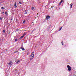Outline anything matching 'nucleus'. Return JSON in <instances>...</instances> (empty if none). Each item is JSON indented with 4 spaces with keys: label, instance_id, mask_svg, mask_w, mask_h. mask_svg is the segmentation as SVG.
<instances>
[{
    "label": "nucleus",
    "instance_id": "21",
    "mask_svg": "<svg viewBox=\"0 0 76 76\" xmlns=\"http://www.w3.org/2000/svg\"><path fill=\"white\" fill-rule=\"evenodd\" d=\"M25 20H24L23 22V23H25Z\"/></svg>",
    "mask_w": 76,
    "mask_h": 76
},
{
    "label": "nucleus",
    "instance_id": "29",
    "mask_svg": "<svg viewBox=\"0 0 76 76\" xmlns=\"http://www.w3.org/2000/svg\"><path fill=\"white\" fill-rule=\"evenodd\" d=\"M51 8H53V7H51Z\"/></svg>",
    "mask_w": 76,
    "mask_h": 76
},
{
    "label": "nucleus",
    "instance_id": "23",
    "mask_svg": "<svg viewBox=\"0 0 76 76\" xmlns=\"http://www.w3.org/2000/svg\"><path fill=\"white\" fill-rule=\"evenodd\" d=\"M5 32V30H4L3 31V32Z\"/></svg>",
    "mask_w": 76,
    "mask_h": 76
},
{
    "label": "nucleus",
    "instance_id": "7",
    "mask_svg": "<svg viewBox=\"0 0 76 76\" xmlns=\"http://www.w3.org/2000/svg\"><path fill=\"white\" fill-rule=\"evenodd\" d=\"M14 6H15V7H17V5H16V2H15V3Z\"/></svg>",
    "mask_w": 76,
    "mask_h": 76
},
{
    "label": "nucleus",
    "instance_id": "8",
    "mask_svg": "<svg viewBox=\"0 0 76 76\" xmlns=\"http://www.w3.org/2000/svg\"><path fill=\"white\" fill-rule=\"evenodd\" d=\"M20 48L21 50H25V49H24V48L23 47H21Z\"/></svg>",
    "mask_w": 76,
    "mask_h": 76
},
{
    "label": "nucleus",
    "instance_id": "25",
    "mask_svg": "<svg viewBox=\"0 0 76 76\" xmlns=\"http://www.w3.org/2000/svg\"><path fill=\"white\" fill-rule=\"evenodd\" d=\"M73 76H76V75H73Z\"/></svg>",
    "mask_w": 76,
    "mask_h": 76
},
{
    "label": "nucleus",
    "instance_id": "9",
    "mask_svg": "<svg viewBox=\"0 0 76 76\" xmlns=\"http://www.w3.org/2000/svg\"><path fill=\"white\" fill-rule=\"evenodd\" d=\"M23 37H24V36H22L21 37H20V39H21V38H23Z\"/></svg>",
    "mask_w": 76,
    "mask_h": 76
},
{
    "label": "nucleus",
    "instance_id": "27",
    "mask_svg": "<svg viewBox=\"0 0 76 76\" xmlns=\"http://www.w3.org/2000/svg\"><path fill=\"white\" fill-rule=\"evenodd\" d=\"M4 12H2V13L3 14V13H4Z\"/></svg>",
    "mask_w": 76,
    "mask_h": 76
},
{
    "label": "nucleus",
    "instance_id": "15",
    "mask_svg": "<svg viewBox=\"0 0 76 76\" xmlns=\"http://www.w3.org/2000/svg\"><path fill=\"white\" fill-rule=\"evenodd\" d=\"M63 1L61 0L60 2L61 3H63Z\"/></svg>",
    "mask_w": 76,
    "mask_h": 76
},
{
    "label": "nucleus",
    "instance_id": "5",
    "mask_svg": "<svg viewBox=\"0 0 76 76\" xmlns=\"http://www.w3.org/2000/svg\"><path fill=\"white\" fill-rule=\"evenodd\" d=\"M15 62L16 63L19 64L20 63V61L19 60H17L15 61Z\"/></svg>",
    "mask_w": 76,
    "mask_h": 76
},
{
    "label": "nucleus",
    "instance_id": "14",
    "mask_svg": "<svg viewBox=\"0 0 76 76\" xmlns=\"http://www.w3.org/2000/svg\"><path fill=\"white\" fill-rule=\"evenodd\" d=\"M34 9H35V8H34V7H32V10H34Z\"/></svg>",
    "mask_w": 76,
    "mask_h": 76
},
{
    "label": "nucleus",
    "instance_id": "13",
    "mask_svg": "<svg viewBox=\"0 0 76 76\" xmlns=\"http://www.w3.org/2000/svg\"><path fill=\"white\" fill-rule=\"evenodd\" d=\"M26 35V34L25 33H24L23 34V36L24 37L25 35Z\"/></svg>",
    "mask_w": 76,
    "mask_h": 76
},
{
    "label": "nucleus",
    "instance_id": "4",
    "mask_svg": "<svg viewBox=\"0 0 76 76\" xmlns=\"http://www.w3.org/2000/svg\"><path fill=\"white\" fill-rule=\"evenodd\" d=\"M51 18V17L49 15H47L46 16V19L48 20L50 19V18Z\"/></svg>",
    "mask_w": 76,
    "mask_h": 76
},
{
    "label": "nucleus",
    "instance_id": "30",
    "mask_svg": "<svg viewBox=\"0 0 76 76\" xmlns=\"http://www.w3.org/2000/svg\"><path fill=\"white\" fill-rule=\"evenodd\" d=\"M6 50L7 51V50Z\"/></svg>",
    "mask_w": 76,
    "mask_h": 76
},
{
    "label": "nucleus",
    "instance_id": "19",
    "mask_svg": "<svg viewBox=\"0 0 76 76\" xmlns=\"http://www.w3.org/2000/svg\"><path fill=\"white\" fill-rule=\"evenodd\" d=\"M18 39H15V41H17Z\"/></svg>",
    "mask_w": 76,
    "mask_h": 76
},
{
    "label": "nucleus",
    "instance_id": "11",
    "mask_svg": "<svg viewBox=\"0 0 76 76\" xmlns=\"http://www.w3.org/2000/svg\"><path fill=\"white\" fill-rule=\"evenodd\" d=\"M61 2H60L59 4V6H60V5H61Z\"/></svg>",
    "mask_w": 76,
    "mask_h": 76
},
{
    "label": "nucleus",
    "instance_id": "17",
    "mask_svg": "<svg viewBox=\"0 0 76 76\" xmlns=\"http://www.w3.org/2000/svg\"><path fill=\"white\" fill-rule=\"evenodd\" d=\"M62 28V27H61V28L59 29V31H60L61 30Z\"/></svg>",
    "mask_w": 76,
    "mask_h": 76
},
{
    "label": "nucleus",
    "instance_id": "1",
    "mask_svg": "<svg viewBox=\"0 0 76 76\" xmlns=\"http://www.w3.org/2000/svg\"><path fill=\"white\" fill-rule=\"evenodd\" d=\"M34 57V53L32 52L30 56V60H32Z\"/></svg>",
    "mask_w": 76,
    "mask_h": 76
},
{
    "label": "nucleus",
    "instance_id": "24",
    "mask_svg": "<svg viewBox=\"0 0 76 76\" xmlns=\"http://www.w3.org/2000/svg\"><path fill=\"white\" fill-rule=\"evenodd\" d=\"M5 14H6V15H7V12H5Z\"/></svg>",
    "mask_w": 76,
    "mask_h": 76
},
{
    "label": "nucleus",
    "instance_id": "18",
    "mask_svg": "<svg viewBox=\"0 0 76 76\" xmlns=\"http://www.w3.org/2000/svg\"><path fill=\"white\" fill-rule=\"evenodd\" d=\"M0 20H2V18L0 17Z\"/></svg>",
    "mask_w": 76,
    "mask_h": 76
},
{
    "label": "nucleus",
    "instance_id": "26",
    "mask_svg": "<svg viewBox=\"0 0 76 76\" xmlns=\"http://www.w3.org/2000/svg\"><path fill=\"white\" fill-rule=\"evenodd\" d=\"M17 52H16V51H15V52H14V53H17Z\"/></svg>",
    "mask_w": 76,
    "mask_h": 76
},
{
    "label": "nucleus",
    "instance_id": "16",
    "mask_svg": "<svg viewBox=\"0 0 76 76\" xmlns=\"http://www.w3.org/2000/svg\"><path fill=\"white\" fill-rule=\"evenodd\" d=\"M62 28V27H61V28L59 29V31H60L61 30Z\"/></svg>",
    "mask_w": 76,
    "mask_h": 76
},
{
    "label": "nucleus",
    "instance_id": "10",
    "mask_svg": "<svg viewBox=\"0 0 76 76\" xmlns=\"http://www.w3.org/2000/svg\"><path fill=\"white\" fill-rule=\"evenodd\" d=\"M25 14H27V12H26V10L25 11Z\"/></svg>",
    "mask_w": 76,
    "mask_h": 76
},
{
    "label": "nucleus",
    "instance_id": "31",
    "mask_svg": "<svg viewBox=\"0 0 76 76\" xmlns=\"http://www.w3.org/2000/svg\"><path fill=\"white\" fill-rule=\"evenodd\" d=\"M10 33L9 32V34H10Z\"/></svg>",
    "mask_w": 76,
    "mask_h": 76
},
{
    "label": "nucleus",
    "instance_id": "2",
    "mask_svg": "<svg viewBox=\"0 0 76 76\" xmlns=\"http://www.w3.org/2000/svg\"><path fill=\"white\" fill-rule=\"evenodd\" d=\"M12 64H13V62H12V61H10L9 63L7 64V65H9L10 67H11V66H12Z\"/></svg>",
    "mask_w": 76,
    "mask_h": 76
},
{
    "label": "nucleus",
    "instance_id": "20",
    "mask_svg": "<svg viewBox=\"0 0 76 76\" xmlns=\"http://www.w3.org/2000/svg\"><path fill=\"white\" fill-rule=\"evenodd\" d=\"M19 3L20 4H22V3H21L20 2H19Z\"/></svg>",
    "mask_w": 76,
    "mask_h": 76
},
{
    "label": "nucleus",
    "instance_id": "28",
    "mask_svg": "<svg viewBox=\"0 0 76 76\" xmlns=\"http://www.w3.org/2000/svg\"><path fill=\"white\" fill-rule=\"evenodd\" d=\"M37 15H38V13H37Z\"/></svg>",
    "mask_w": 76,
    "mask_h": 76
},
{
    "label": "nucleus",
    "instance_id": "22",
    "mask_svg": "<svg viewBox=\"0 0 76 76\" xmlns=\"http://www.w3.org/2000/svg\"><path fill=\"white\" fill-rule=\"evenodd\" d=\"M1 9H4V8L3 7H1Z\"/></svg>",
    "mask_w": 76,
    "mask_h": 76
},
{
    "label": "nucleus",
    "instance_id": "6",
    "mask_svg": "<svg viewBox=\"0 0 76 76\" xmlns=\"http://www.w3.org/2000/svg\"><path fill=\"white\" fill-rule=\"evenodd\" d=\"M72 6H73V4H70V9H72Z\"/></svg>",
    "mask_w": 76,
    "mask_h": 76
},
{
    "label": "nucleus",
    "instance_id": "12",
    "mask_svg": "<svg viewBox=\"0 0 76 76\" xmlns=\"http://www.w3.org/2000/svg\"><path fill=\"white\" fill-rule=\"evenodd\" d=\"M61 44H62V45H64V44L63 43V42L62 41L61 42Z\"/></svg>",
    "mask_w": 76,
    "mask_h": 76
},
{
    "label": "nucleus",
    "instance_id": "3",
    "mask_svg": "<svg viewBox=\"0 0 76 76\" xmlns=\"http://www.w3.org/2000/svg\"><path fill=\"white\" fill-rule=\"evenodd\" d=\"M67 67L68 68V70H69V71H70V70H72L71 67H70V66L67 65Z\"/></svg>",
    "mask_w": 76,
    "mask_h": 76
}]
</instances>
